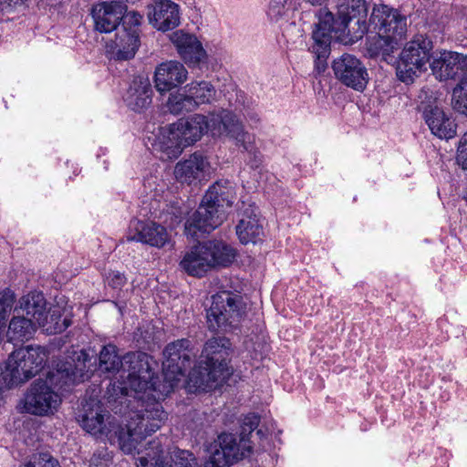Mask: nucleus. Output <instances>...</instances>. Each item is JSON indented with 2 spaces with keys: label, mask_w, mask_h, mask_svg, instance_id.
<instances>
[{
  "label": "nucleus",
  "mask_w": 467,
  "mask_h": 467,
  "mask_svg": "<svg viewBox=\"0 0 467 467\" xmlns=\"http://www.w3.org/2000/svg\"><path fill=\"white\" fill-rule=\"evenodd\" d=\"M20 467H61L58 461L49 452H39Z\"/></svg>",
  "instance_id": "4c0bfd02"
},
{
  "label": "nucleus",
  "mask_w": 467,
  "mask_h": 467,
  "mask_svg": "<svg viewBox=\"0 0 467 467\" xmlns=\"http://www.w3.org/2000/svg\"><path fill=\"white\" fill-rule=\"evenodd\" d=\"M185 87L186 91L189 92L193 101L196 102L197 108L202 104L211 103L215 99L216 89L208 81H192Z\"/></svg>",
  "instance_id": "2f4dec72"
},
{
  "label": "nucleus",
  "mask_w": 467,
  "mask_h": 467,
  "mask_svg": "<svg viewBox=\"0 0 467 467\" xmlns=\"http://www.w3.org/2000/svg\"><path fill=\"white\" fill-rule=\"evenodd\" d=\"M336 78L347 87L362 91L368 82L367 68L356 57L344 54L333 62Z\"/></svg>",
  "instance_id": "ddd939ff"
},
{
  "label": "nucleus",
  "mask_w": 467,
  "mask_h": 467,
  "mask_svg": "<svg viewBox=\"0 0 467 467\" xmlns=\"http://www.w3.org/2000/svg\"><path fill=\"white\" fill-rule=\"evenodd\" d=\"M287 0H270L267 16L272 21L277 22L287 12L286 8Z\"/></svg>",
  "instance_id": "58836bf2"
},
{
  "label": "nucleus",
  "mask_w": 467,
  "mask_h": 467,
  "mask_svg": "<svg viewBox=\"0 0 467 467\" xmlns=\"http://www.w3.org/2000/svg\"><path fill=\"white\" fill-rule=\"evenodd\" d=\"M151 95L152 89L149 78L137 77L124 95V101L130 109L140 112L150 105Z\"/></svg>",
  "instance_id": "b1692460"
},
{
  "label": "nucleus",
  "mask_w": 467,
  "mask_h": 467,
  "mask_svg": "<svg viewBox=\"0 0 467 467\" xmlns=\"http://www.w3.org/2000/svg\"><path fill=\"white\" fill-rule=\"evenodd\" d=\"M129 241H136L152 247L161 248L170 242V234L161 223L153 221L132 220Z\"/></svg>",
  "instance_id": "dca6fc26"
},
{
  "label": "nucleus",
  "mask_w": 467,
  "mask_h": 467,
  "mask_svg": "<svg viewBox=\"0 0 467 467\" xmlns=\"http://www.w3.org/2000/svg\"><path fill=\"white\" fill-rule=\"evenodd\" d=\"M217 442L218 447L205 462L204 467L231 466L252 451L251 441L244 436L238 438L232 433H223L218 436Z\"/></svg>",
  "instance_id": "9b49d317"
},
{
  "label": "nucleus",
  "mask_w": 467,
  "mask_h": 467,
  "mask_svg": "<svg viewBox=\"0 0 467 467\" xmlns=\"http://www.w3.org/2000/svg\"><path fill=\"white\" fill-rule=\"evenodd\" d=\"M37 324L26 317H14L8 327L11 339L23 340L29 338L36 330Z\"/></svg>",
  "instance_id": "72a5a7b5"
},
{
  "label": "nucleus",
  "mask_w": 467,
  "mask_h": 467,
  "mask_svg": "<svg viewBox=\"0 0 467 467\" xmlns=\"http://www.w3.org/2000/svg\"><path fill=\"white\" fill-rule=\"evenodd\" d=\"M452 103L456 110L467 116V76L453 88Z\"/></svg>",
  "instance_id": "e433bc0d"
},
{
  "label": "nucleus",
  "mask_w": 467,
  "mask_h": 467,
  "mask_svg": "<svg viewBox=\"0 0 467 467\" xmlns=\"http://www.w3.org/2000/svg\"><path fill=\"white\" fill-rule=\"evenodd\" d=\"M125 5L120 3L102 2L92 7L91 15L96 30L101 33H109L117 29L122 14L125 12Z\"/></svg>",
  "instance_id": "412c9836"
},
{
  "label": "nucleus",
  "mask_w": 467,
  "mask_h": 467,
  "mask_svg": "<svg viewBox=\"0 0 467 467\" xmlns=\"http://www.w3.org/2000/svg\"><path fill=\"white\" fill-rule=\"evenodd\" d=\"M241 218L236 225V234L244 244H255L263 234V226L259 221L256 208L248 205L240 213Z\"/></svg>",
  "instance_id": "5701e85b"
},
{
  "label": "nucleus",
  "mask_w": 467,
  "mask_h": 467,
  "mask_svg": "<svg viewBox=\"0 0 467 467\" xmlns=\"http://www.w3.org/2000/svg\"><path fill=\"white\" fill-rule=\"evenodd\" d=\"M208 164L202 154L195 152L175 165L174 176L177 181L191 184L202 179Z\"/></svg>",
  "instance_id": "393cba45"
},
{
  "label": "nucleus",
  "mask_w": 467,
  "mask_h": 467,
  "mask_svg": "<svg viewBox=\"0 0 467 467\" xmlns=\"http://www.w3.org/2000/svg\"><path fill=\"white\" fill-rule=\"evenodd\" d=\"M47 350L40 346H27L13 351L5 364L19 384L36 376L47 360Z\"/></svg>",
  "instance_id": "9d476101"
},
{
  "label": "nucleus",
  "mask_w": 467,
  "mask_h": 467,
  "mask_svg": "<svg viewBox=\"0 0 467 467\" xmlns=\"http://www.w3.org/2000/svg\"><path fill=\"white\" fill-rule=\"evenodd\" d=\"M337 17L336 24H340L343 29H347L350 22L358 18L357 24L362 26V34L366 30L365 20L362 19L367 15V6L365 0H339Z\"/></svg>",
  "instance_id": "bb28decb"
},
{
  "label": "nucleus",
  "mask_w": 467,
  "mask_h": 467,
  "mask_svg": "<svg viewBox=\"0 0 467 467\" xmlns=\"http://www.w3.org/2000/svg\"><path fill=\"white\" fill-rule=\"evenodd\" d=\"M332 31H341L345 33L346 29H343L340 24H336L335 22L332 26L327 24V22H320L317 25L316 29L313 31L312 37L316 45L319 47L317 50V52L319 49H326L329 46Z\"/></svg>",
  "instance_id": "f704fd0d"
},
{
  "label": "nucleus",
  "mask_w": 467,
  "mask_h": 467,
  "mask_svg": "<svg viewBox=\"0 0 467 467\" xmlns=\"http://www.w3.org/2000/svg\"><path fill=\"white\" fill-rule=\"evenodd\" d=\"M147 8L150 25L159 31L171 30L181 23L180 6L171 0H152Z\"/></svg>",
  "instance_id": "f3484780"
},
{
  "label": "nucleus",
  "mask_w": 467,
  "mask_h": 467,
  "mask_svg": "<svg viewBox=\"0 0 467 467\" xmlns=\"http://www.w3.org/2000/svg\"><path fill=\"white\" fill-rule=\"evenodd\" d=\"M47 314L48 316V323L44 327L51 334L60 333L71 325L69 318L67 317L62 318V309L58 306L50 307Z\"/></svg>",
  "instance_id": "c9c22d12"
},
{
  "label": "nucleus",
  "mask_w": 467,
  "mask_h": 467,
  "mask_svg": "<svg viewBox=\"0 0 467 467\" xmlns=\"http://www.w3.org/2000/svg\"><path fill=\"white\" fill-rule=\"evenodd\" d=\"M256 434L259 435V436H263V431L261 430H258Z\"/></svg>",
  "instance_id": "09e8293b"
},
{
  "label": "nucleus",
  "mask_w": 467,
  "mask_h": 467,
  "mask_svg": "<svg viewBox=\"0 0 467 467\" xmlns=\"http://www.w3.org/2000/svg\"><path fill=\"white\" fill-rule=\"evenodd\" d=\"M234 198V188L227 180L213 183L203 196L205 203L212 202L219 207V209L223 210H224L225 207H231Z\"/></svg>",
  "instance_id": "c756f323"
},
{
  "label": "nucleus",
  "mask_w": 467,
  "mask_h": 467,
  "mask_svg": "<svg viewBox=\"0 0 467 467\" xmlns=\"http://www.w3.org/2000/svg\"><path fill=\"white\" fill-rule=\"evenodd\" d=\"M430 67L437 79H453L467 71V55L442 50L432 59Z\"/></svg>",
  "instance_id": "a211bd4d"
},
{
  "label": "nucleus",
  "mask_w": 467,
  "mask_h": 467,
  "mask_svg": "<svg viewBox=\"0 0 467 467\" xmlns=\"http://www.w3.org/2000/svg\"><path fill=\"white\" fill-rule=\"evenodd\" d=\"M252 119L254 120V121H258L259 119L257 117H252Z\"/></svg>",
  "instance_id": "8fccbe9b"
},
{
  "label": "nucleus",
  "mask_w": 467,
  "mask_h": 467,
  "mask_svg": "<svg viewBox=\"0 0 467 467\" xmlns=\"http://www.w3.org/2000/svg\"><path fill=\"white\" fill-rule=\"evenodd\" d=\"M456 160L462 169L467 170V131L459 141Z\"/></svg>",
  "instance_id": "79ce46f5"
},
{
  "label": "nucleus",
  "mask_w": 467,
  "mask_h": 467,
  "mask_svg": "<svg viewBox=\"0 0 467 467\" xmlns=\"http://www.w3.org/2000/svg\"><path fill=\"white\" fill-rule=\"evenodd\" d=\"M129 366V375L123 385L111 383L108 392L110 393L109 402H117L125 399L129 404L133 398L135 410L129 414L125 428L121 427L119 434V445L126 454L137 450L138 444L147 436L160 430L168 420V413L163 410L161 400L168 394L161 395L154 377V359L146 353L130 354L125 358Z\"/></svg>",
  "instance_id": "f257e3e1"
},
{
  "label": "nucleus",
  "mask_w": 467,
  "mask_h": 467,
  "mask_svg": "<svg viewBox=\"0 0 467 467\" xmlns=\"http://www.w3.org/2000/svg\"><path fill=\"white\" fill-rule=\"evenodd\" d=\"M203 250L202 244H199L192 247L183 255L180 266L189 275L200 277L210 270L208 259Z\"/></svg>",
  "instance_id": "c85d7f7f"
},
{
  "label": "nucleus",
  "mask_w": 467,
  "mask_h": 467,
  "mask_svg": "<svg viewBox=\"0 0 467 467\" xmlns=\"http://www.w3.org/2000/svg\"><path fill=\"white\" fill-rule=\"evenodd\" d=\"M246 313L242 296L221 291L212 296V305L206 311L208 328L214 332H230L238 327Z\"/></svg>",
  "instance_id": "423d86ee"
},
{
  "label": "nucleus",
  "mask_w": 467,
  "mask_h": 467,
  "mask_svg": "<svg viewBox=\"0 0 467 467\" xmlns=\"http://www.w3.org/2000/svg\"><path fill=\"white\" fill-rule=\"evenodd\" d=\"M121 20H123V27L129 26L130 28L136 29L141 23L142 16L138 12L129 11L126 14H122Z\"/></svg>",
  "instance_id": "c03bdc74"
},
{
  "label": "nucleus",
  "mask_w": 467,
  "mask_h": 467,
  "mask_svg": "<svg viewBox=\"0 0 467 467\" xmlns=\"http://www.w3.org/2000/svg\"><path fill=\"white\" fill-rule=\"evenodd\" d=\"M91 359L83 349L72 351L57 365L56 372H48L47 379H38L30 385L20 403L23 410L36 416L53 415L61 404V398L52 385L62 389L88 379L97 369Z\"/></svg>",
  "instance_id": "7ed1b4c3"
},
{
  "label": "nucleus",
  "mask_w": 467,
  "mask_h": 467,
  "mask_svg": "<svg viewBox=\"0 0 467 467\" xmlns=\"http://www.w3.org/2000/svg\"><path fill=\"white\" fill-rule=\"evenodd\" d=\"M232 344L225 337L208 339L201 355V365L189 372V384L198 391H209L224 381L231 374L227 359Z\"/></svg>",
  "instance_id": "20e7f679"
},
{
  "label": "nucleus",
  "mask_w": 467,
  "mask_h": 467,
  "mask_svg": "<svg viewBox=\"0 0 467 467\" xmlns=\"http://www.w3.org/2000/svg\"><path fill=\"white\" fill-rule=\"evenodd\" d=\"M135 353L136 352L133 354ZM130 354V353H128L127 356ZM125 358L126 355L123 358L124 363H122L117 347L112 344L106 345L99 352L98 369L101 372H116L124 366V369L129 373V366L126 364Z\"/></svg>",
  "instance_id": "7c9ffc66"
},
{
  "label": "nucleus",
  "mask_w": 467,
  "mask_h": 467,
  "mask_svg": "<svg viewBox=\"0 0 467 467\" xmlns=\"http://www.w3.org/2000/svg\"><path fill=\"white\" fill-rule=\"evenodd\" d=\"M78 420L87 432L96 438L119 443L121 426L97 399L90 398L82 403Z\"/></svg>",
  "instance_id": "1a4fd4ad"
},
{
  "label": "nucleus",
  "mask_w": 467,
  "mask_h": 467,
  "mask_svg": "<svg viewBox=\"0 0 467 467\" xmlns=\"http://www.w3.org/2000/svg\"><path fill=\"white\" fill-rule=\"evenodd\" d=\"M423 119L434 136L449 140L456 135L454 120L438 104L427 105L423 109Z\"/></svg>",
  "instance_id": "aec40b11"
},
{
  "label": "nucleus",
  "mask_w": 467,
  "mask_h": 467,
  "mask_svg": "<svg viewBox=\"0 0 467 467\" xmlns=\"http://www.w3.org/2000/svg\"><path fill=\"white\" fill-rule=\"evenodd\" d=\"M433 42L426 35H416L407 42L400 52L397 76L402 82H412L432 57Z\"/></svg>",
  "instance_id": "6e6552de"
},
{
  "label": "nucleus",
  "mask_w": 467,
  "mask_h": 467,
  "mask_svg": "<svg viewBox=\"0 0 467 467\" xmlns=\"http://www.w3.org/2000/svg\"><path fill=\"white\" fill-rule=\"evenodd\" d=\"M19 385L13 373L7 368V365L0 366V395L14 386Z\"/></svg>",
  "instance_id": "ea45409f"
},
{
  "label": "nucleus",
  "mask_w": 467,
  "mask_h": 467,
  "mask_svg": "<svg viewBox=\"0 0 467 467\" xmlns=\"http://www.w3.org/2000/svg\"><path fill=\"white\" fill-rule=\"evenodd\" d=\"M167 106L171 113L174 115L188 113L197 109L196 102L186 91V87L171 94Z\"/></svg>",
  "instance_id": "473e14b6"
},
{
  "label": "nucleus",
  "mask_w": 467,
  "mask_h": 467,
  "mask_svg": "<svg viewBox=\"0 0 467 467\" xmlns=\"http://www.w3.org/2000/svg\"><path fill=\"white\" fill-rule=\"evenodd\" d=\"M27 0H0V10L10 12L17 6L23 5Z\"/></svg>",
  "instance_id": "49530a36"
},
{
  "label": "nucleus",
  "mask_w": 467,
  "mask_h": 467,
  "mask_svg": "<svg viewBox=\"0 0 467 467\" xmlns=\"http://www.w3.org/2000/svg\"><path fill=\"white\" fill-rule=\"evenodd\" d=\"M226 134L235 140L236 146L256 158L254 135L244 130L242 122L231 111L222 109L208 115L193 114L161 127L152 142L153 150L161 153V160L177 159L186 147L200 140L203 134Z\"/></svg>",
  "instance_id": "f03ea898"
},
{
  "label": "nucleus",
  "mask_w": 467,
  "mask_h": 467,
  "mask_svg": "<svg viewBox=\"0 0 467 467\" xmlns=\"http://www.w3.org/2000/svg\"><path fill=\"white\" fill-rule=\"evenodd\" d=\"M163 356L164 379L161 382L157 380L161 385L158 391L161 394H169L191 368L192 360L195 358L196 353L193 351L192 342L187 338H182L168 344L163 351Z\"/></svg>",
  "instance_id": "0eeeda50"
},
{
  "label": "nucleus",
  "mask_w": 467,
  "mask_h": 467,
  "mask_svg": "<svg viewBox=\"0 0 467 467\" xmlns=\"http://www.w3.org/2000/svg\"><path fill=\"white\" fill-rule=\"evenodd\" d=\"M188 76L185 67L179 61L170 60L160 64L154 73V82L161 93L170 91L182 84Z\"/></svg>",
  "instance_id": "4be33fe9"
},
{
  "label": "nucleus",
  "mask_w": 467,
  "mask_h": 467,
  "mask_svg": "<svg viewBox=\"0 0 467 467\" xmlns=\"http://www.w3.org/2000/svg\"><path fill=\"white\" fill-rule=\"evenodd\" d=\"M170 40L188 67H199L201 64L206 63L207 52L196 36L177 30L170 35Z\"/></svg>",
  "instance_id": "2eb2a0df"
},
{
  "label": "nucleus",
  "mask_w": 467,
  "mask_h": 467,
  "mask_svg": "<svg viewBox=\"0 0 467 467\" xmlns=\"http://www.w3.org/2000/svg\"><path fill=\"white\" fill-rule=\"evenodd\" d=\"M259 422L260 418L256 414H248L247 416L244 417L243 421V432L248 431L249 433H252V431L258 427Z\"/></svg>",
  "instance_id": "a18cd8bd"
},
{
  "label": "nucleus",
  "mask_w": 467,
  "mask_h": 467,
  "mask_svg": "<svg viewBox=\"0 0 467 467\" xmlns=\"http://www.w3.org/2000/svg\"><path fill=\"white\" fill-rule=\"evenodd\" d=\"M225 211L213 203H205L202 198L197 210L185 223V234L192 239H199L219 227L225 220Z\"/></svg>",
  "instance_id": "f8f14e48"
},
{
  "label": "nucleus",
  "mask_w": 467,
  "mask_h": 467,
  "mask_svg": "<svg viewBox=\"0 0 467 467\" xmlns=\"http://www.w3.org/2000/svg\"><path fill=\"white\" fill-rule=\"evenodd\" d=\"M19 308L39 327H45L48 323L47 314V301L44 295L39 292H31L19 300Z\"/></svg>",
  "instance_id": "a878e982"
},
{
  "label": "nucleus",
  "mask_w": 467,
  "mask_h": 467,
  "mask_svg": "<svg viewBox=\"0 0 467 467\" xmlns=\"http://www.w3.org/2000/svg\"><path fill=\"white\" fill-rule=\"evenodd\" d=\"M139 47L137 29L122 27L115 35V38L107 44V53L115 60H129L132 58Z\"/></svg>",
  "instance_id": "6ab92c4d"
},
{
  "label": "nucleus",
  "mask_w": 467,
  "mask_h": 467,
  "mask_svg": "<svg viewBox=\"0 0 467 467\" xmlns=\"http://www.w3.org/2000/svg\"><path fill=\"white\" fill-rule=\"evenodd\" d=\"M370 22L378 29V36L370 44L369 50L375 55H381L384 59L393 54L407 32L406 17L387 5L373 8Z\"/></svg>",
  "instance_id": "39448f33"
},
{
  "label": "nucleus",
  "mask_w": 467,
  "mask_h": 467,
  "mask_svg": "<svg viewBox=\"0 0 467 467\" xmlns=\"http://www.w3.org/2000/svg\"><path fill=\"white\" fill-rule=\"evenodd\" d=\"M107 285L114 290H119L127 282L125 275L118 271H111L107 275Z\"/></svg>",
  "instance_id": "37998d69"
},
{
  "label": "nucleus",
  "mask_w": 467,
  "mask_h": 467,
  "mask_svg": "<svg viewBox=\"0 0 467 467\" xmlns=\"http://www.w3.org/2000/svg\"><path fill=\"white\" fill-rule=\"evenodd\" d=\"M325 0H307L312 5H321Z\"/></svg>",
  "instance_id": "de8ad7c7"
},
{
  "label": "nucleus",
  "mask_w": 467,
  "mask_h": 467,
  "mask_svg": "<svg viewBox=\"0 0 467 467\" xmlns=\"http://www.w3.org/2000/svg\"><path fill=\"white\" fill-rule=\"evenodd\" d=\"M203 253L206 254L210 269L213 267H226L235 259V250L229 244L221 241H209L203 243Z\"/></svg>",
  "instance_id": "cd10ccee"
},
{
  "label": "nucleus",
  "mask_w": 467,
  "mask_h": 467,
  "mask_svg": "<svg viewBox=\"0 0 467 467\" xmlns=\"http://www.w3.org/2000/svg\"><path fill=\"white\" fill-rule=\"evenodd\" d=\"M154 449L156 451L152 455L149 452L147 456L139 458L137 467H199L196 457L188 450L174 447L162 457L159 443Z\"/></svg>",
  "instance_id": "4468645a"
},
{
  "label": "nucleus",
  "mask_w": 467,
  "mask_h": 467,
  "mask_svg": "<svg viewBox=\"0 0 467 467\" xmlns=\"http://www.w3.org/2000/svg\"><path fill=\"white\" fill-rule=\"evenodd\" d=\"M111 457L106 449L96 451L89 460L90 466L93 467H108Z\"/></svg>",
  "instance_id": "a19ab883"
}]
</instances>
